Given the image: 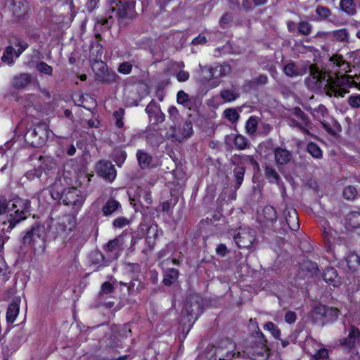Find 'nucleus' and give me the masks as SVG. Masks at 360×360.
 I'll return each mask as SVG.
<instances>
[{"label": "nucleus", "mask_w": 360, "mask_h": 360, "mask_svg": "<svg viewBox=\"0 0 360 360\" xmlns=\"http://www.w3.org/2000/svg\"><path fill=\"white\" fill-rule=\"evenodd\" d=\"M310 80L318 89H323L330 97H343L349 93L348 89L356 87L360 90V84L356 83L347 75L333 79L326 72L319 70L314 65L310 66Z\"/></svg>", "instance_id": "1"}, {"label": "nucleus", "mask_w": 360, "mask_h": 360, "mask_svg": "<svg viewBox=\"0 0 360 360\" xmlns=\"http://www.w3.org/2000/svg\"><path fill=\"white\" fill-rule=\"evenodd\" d=\"M30 209V202L15 198L9 202L0 200V215H6L7 221H3V230H11L16 224L26 218Z\"/></svg>", "instance_id": "2"}, {"label": "nucleus", "mask_w": 360, "mask_h": 360, "mask_svg": "<svg viewBox=\"0 0 360 360\" xmlns=\"http://www.w3.org/2000/svg\"><path fill=\"white\" fill-rule=\"evenodd\" d=\"M243 352L253 360H266L268 358L269 348L262 333H257L250 342V345L245 347Z\"/></svg>", "instance_id": "3"}, {"label": "nucleus", "mask_w": 360, "mask_h": 360, "mask_svg": "<svg viewBox=\"0 0 360 360\" xmlns=\"http://www.w3.org/2000/svg\"><path fill=\"white\" fill-rule=\"evenodd\" d=\"M46 236V227L43 225H37L25 233L22 238V243L31 245L36 252H43L45 250Z\"/></svg>", "instance_id": "4"}, {"label": "nucleus", "mask_w": 360, "mask_h": 360, "mask_svg": "<svg viewBox=\"0 0 360 360\" xmlns=\"http://www.w3.org/2000/svg\"><path fill=\"white\" fill-rule=\"evenodd\" d=\"M110 11L115 14L119 23L125 25L128 20L136 17L135 5L134 2H122L113 0L111 3Z\"/></svg>", "instance_id": "5"}, {"label": "nucleus", "mask_w": 360, "mask_h": 360, "mask_svg": "<svg viewBox=\"0 0 360 360\" xmlns=\"http://www.w3.org/2000/svg\"><path fill=\"white\" fill-rule=\"evenodd\" d=\"M182 321L193 323L202 313L201 300L198 296H191L185 302L182 310Z\"/></svg>", "instance_id": "6"}, {"label": "nucleus", "mask_w": 360, "mask_h": 360, "mask_svg": "<svg viewBox=\"0 0 360 360\" xmlns=\"http://www.w3.org/2000/svg\"><path fill=\"white\" fill-rule=\"evenodd\" d=\"M277 219L276 210L271 205L265 206L261 212H257V220L263 231H272Z\"/></svg>", "instance_id": "7"}, {"label": "nucleus", "mask_w": 360, "mask_h": 360, "mask_svg": "<svg viewBox=\"0 0 360 360\" xmlns=\"http://www.w3.org/2000/svg\"><path fill=\"white\" fill-rule=\"evenodd\" d=\"M304 108L309 112L312 116L319 120L323 127L330 134H335L337 131L340 129V124L335 120H333V126L325 120H321L322 117H326L328 114V110L325 105L320 104L316 108H311L309 105H304Z\"/></svg>", "instance_id": "8"}, {"label": "nucleus", "mask_w": 360, "mask_h": 360, "mask_svg": "<svg viewBox=\"0 0 360 360\" xmlns=\"http://www.w3.org/2000/svg\"><path fill=\"white\" fill-rule=\"evenodd\" d=\"M235 343L230 339L222 340L214 351V360H231L235 353Z\"/></svg>", "instance_id": "9"}, {"label": "nucleus", "mask_w": 360, "mask_h": 360, "mask_svg": "<svg viewBox=\"0 0 360 360\" xmlns=\"http://www.w3.org/2000/svg\"><path fill=\"white\" fill-rule=\"evenodd\" d=\"M53 136V132L49 131L46 126H38L34 130L28 131L26 134V139L33 138L31 143L36 146H40L44 144L48 139Z\"/></svg>", "instance_id": "10"}, {"label": "nucleus", "mask_w": 360, "mask_h": 360, "mask_svg": "<svg viewBox=\"0 0 360 360\" xmlns=\"http://www.w3.org/2000/svg\"><path fill=\"white\" fill-rule=\"evenodd\" d=\"M76 226V219L74 216L66 215L62 217L56 228L57 235L63 238L68 237Z\"/></svg>", "instance_id": "11"}, {"label": "nucleus", "mask_w": 360, "mask_h": 360, "mask_svg": "<svg viewBox=\"0 0 360 360\" xmlns=\"http://www.w3.org/2000/svg\"><path fill=\"white\" fill-rule=\"evenodd\" d=\"M255 240V233L252 230L240 229L234 236V241L240 248H250Z\"/></svg>", "instance_id": "12"}, {"label": "nucleus", "mask_w": 360, "mask_h": 360, "mask_svg": "<svg viewBox=\"0 0 360 360\" xmlns=\"http://www.w3.org/2000/svg\"><path fill=\"white\" fill-rule=\"evenodd\" d=\"M63 201L65 205H73L79 208L84 201V197L79 190L76 188H71L65 191Z\"/></svg>", "instance_id": "13"}, {"label": "nucleus", "mask_w": 360, "mask_h": 360, "mask_svg": "<svg viewBox=\"0 0 360 360\" xmlns=\"http://www.w3.org/2000/svg\"><path fill=\"white\" fill-rule=\"evenodd\" d=\"M193 133L192 122L189 120L185 121L181 131L179 134L175 132L174 128L171 129L170 132H167L165 136L167 139H171L172 141L181 142L183 140L188 139Z\"/></svg>", "instance_id": "14"}, {"label": "nucleus", "mask_w": 360, "mask_h": 360, "mask_svg": "<svg viewBox=\"0 0 360 360\" xmlns=\"http://www.w3.org/2000/svg\"><path fill=\"white\" fill-rule=\"evenodd\" d=\"M98 174L105 179L112 182L116 177L117 172L113 165L106 160L100 161L96 166Z\"/></svg>", "instance_id": "15"}, {"label": "nucleus", "mask_w": 360, "mask_h": 360, "mask_svg": "<svg viewBox=\"0 0 360 360\" xmlns=\"http://www.w3.org/2000/svg\"><path fill=\"white\" fill-rule=\"evenodd\" d=\"M360 340V330L359 328L351 326L347 337L340 340V345L348 351L356 347Z\"/></svg>", "instance_id": "16"}, {"label": "nucleus", "mask_w": 360, "mask_h": 360, "mask_svg": "<svg viewBox=\"0 0 360 360\" xmlns=\"http://www.w3.org/2000/svg\"><path fill=\"white\" fill-rule=\"evenodd\" d=\"M285 221L289 228L292 231H296L300 228L298 214L296 210L293 208L285 209L284 211Z\"/></svg>", "instance_id": "17"}, {"label": "nucleus", "mask_w": 360, "mask_h": 360, "mask_svg": "<svg viewBox=\"0 0 360 360\" xmlns=\"http://www.w3.org/2000/svg\"><path fill=\"white\" fill-rule=\"evenodd\" d=\"M274 158L277 165H285L292 159V153L285 148L278 147L274 149Z\"/></svg>", "instance_id": "18"}, {"label": "nucleus", "mask_w": 360, "mask_h": 360, "mask_svg": "<svg viewBox=\"0 0 360 360\" xmlns=\"http://www.w3.org/2000/svg\"><path fill=\"white\" fill-rule=\"evenodd\" d=\"M20 298L15 297L8 307L6 312V320L8 323H13L19 314Z\"/></svg>", "instance_id": "19"}, {"label": "nucleus", "mask_w": 360, "mask_h": 360, "mask_svg": "<svg viewBox=\"0 0 360 360\" xmlns=\"http://www.w3.org/2000/svg\"><path fill=\"white\" fill-rule=\"evenodd\" d=\"M210 77L219 78L229 75L231 72V66L227 63L215 65L209 69Z\"/></svg>", "instance_id": "20"}, {"label": "nucleus", "mask_w": 360, "mask_h": 360, "mask_svg": "<svg viewBox=\"0 0 360 360\" xmlns=\"http://www.w3.org/2000/svg\"><path fill=\"white\" fill-rule=\"evenodd\" d=\"M323 277L326 283L333 286H338L341 283L337 270L333 267L326 268L323 272Z\"/></svg>", "instance_id": "21"}, {"label": "nucleus", "mask_w": 360, "mask_h": 360, "mask_svg": "<svg viewBox=\"0 0 360 360\" xmlns=\"http://www.w3.org/2000/svg\"><path fill=\"white\" fill-rule=\"evenodd\" d=\"M113 20L112 16L109 15L107 18H102L98 20L94 26L95 36L96 38H99L101 37V33L102 32H105L108 30L112 25Z\"/></svg>", "instance_id": "22"}, {"label": "nucleus", "mask_w": 360, "mask_h": 360, "mask_svg": "<svg viewBox=\"0 0 360 360\" xmlns=\"http://www.w3.org/2000/svg\"><path fill=\"white\" fill-rule=\"evenodd\" d=\"M6 4L17 17H20L25 12L26 8L21 0H6Z\"/></svg>", "instance_id": "23"}, {"label": "nucleus", "mask_w": 360, "mask_h": 360, "mask_svg": "<svg viewBox=\"0 0 360 360\" xmlns=\"http://www.w3.org/2000/svg\"><path fill=\"white\" fill-rule=\"evenodd\" d=\"M264 174L269 183L278 185L281 181L280 175L273 166L266 165L264 168Z\"/></svg>", "instance_id": "24"}, {"label": "nucleus", "mask_w": 360, "mask_h": 360, "mask_svg": "<svg viewBox=\"0 0 360 360\" xmlns=\"http://www.w3.org/2000/svg\"><path fill=\"white\" fill-rule=\"evenodd\" d=\"M30 75L25 73H22L15 76L13 77L12 84L14 88L20 89L25 88L30 83Z\"/></svg>", "instance_id": "25"}, {"label": "nucleus", "mask_w": 360, "mask_h": 360, "mask_svg": "<svg viewBox=\"0 0 360 360\" xmlns=\"http://www.w3.org/2000/svg\"><path fill=\"white\" fill-rule=\"evenodd\" d=\"M315 13L316 15L315 20L316 21L329 20L333 14L329 8L323 6H317L315 9Z\"/></svg>", "instance_id": "26"}, {"label": "nucleus", "mask_w": 360, "mask_h": 360, "mask_svg": "<svg viewBox=\"0 0 360 360\" xmlns=\"http://www.w3.org/2000/svg\"><path fill=\"white\" fill-rule=\"evenodd\" d=\"M146 112L148 114L150 122L151 123V126H153V128H155V125L156 122H158V105L157 103L155 101H152L146 108Z\"/></svg>", "instance_id": "27"}, {"label": "nucleus", "mask_w": 360, "mask_h": 360, "mask_svg": "<svg viewBox=\"0 0 360 360\" xmlns=\"http://www.w3.org/2000/svg\"><path fill=\"white\" fill-rule=\"evenodd\" d=\"M340 6L341 10L348 15H354L356 13V5L354 0H340Z\"/></svg>", "instance_id": "28"}, {"label": "nucleus", "mask_w": 360, "mask_h": 360, "mask_svg": "<svg viewBox=\"0 0 360 360\" xmlns=\"http://www.w3.org/2000/svg\"><path fill=\"white\" fill-rule=\"evenodd\" d=\"M349 36V32L346 28L335 30L330 32L331 39L337 41H347Z\"/></svg>", "instance_id": "29"}, {"label": "nucleus", "mask_w": 360, "mask_h": 360, "mask_svg": "<svg viewBox=\"0 0 360 360\" xmlns=\"http://www.w3.org/2000/svg\"><path fill=\"white\" fill-rule=\"evenodd\" d=\"M330 61L332 62L335 66L340 68L344 72H347L349 70L350 66L349 63L346 62L340 55H333L330 57Z\"/></svg>", "instance_id": "30"}, {"label": "nucleus", "mask_w": 360, "mask_h": 360, "mask_svg": "<svg viewBox=\"0 0 360 360\" xmlns=\"http://www.w3.org/2000/svg\"><path fill=\"white\" fill-rule=\"evenodd\" d=\"M283 71L287 76L290 77H295L302 75V70L292 62L285 65Z\"/></svg>", "instance_id": "31"}, {"label": "nucleus", "mask_w": 360, "mask_h": 360, "mask_svg": "<svg viewBox=\"0 0 360 360\" xmlns=\"http://www.w3.org/2000/svg\"><path fill=\"white\" fill-rule=\"evenodd\" d=\"M121 207L120 203L115 200H109L103 207L105 216L111 215Z\"/></svg>", "instance_id": "32"}, {"label": "nucleus", "mask_w": 360, "mask_h": 360, "mask_svg": "<svg viewBox=\"0 0 360 360\" xmlns=\"http://www.w3.org/2000/svg\"><path fill=\"white\" fill-rule=\"evenodd\" d=\"M179 271L177 269L172 268L164 274L163 283L165 285H170L177 279Z\"/></svg>", "instance_id": "33"}, {"label": "nucleus", "mask_w": 360, "mask_h": 360, "mask_svg": "<svg viewBox=\"0 0 360 360\" xmlns=\"http://www.w3.org/2000/svg\"><path fill=\"white\" fill-rule=\"evenodd\" d=\"M137 159L141 168L145 169L149 167L152 158L148 153L141 150L137 152Z\"/></svg>", "instance_id": "34"}, {"label": "nucleus", "mask_w": 360, "mask_h": 360, "mask_svg": "<svg viewBox=\"0 0 360 360\" xmlns=\"http://www.w3.org/2000/svg\"><path fill=\"white\" fill-rule=\"evenodd\" d=\"M220 96L225 102H232L239 98L240 94L235 91L224 89L221 91Z\"/></svg>", "instance_id": "35"}, {"label": "nucleus", "mask_w": 360, "mask_h": 360, "mask_svg": "<svg viewBox=\"0 0 360 360\" xmlns=\"http://www.w3.org/2000/svg\"><path fill=\"white\" fill-rule=\"evenodd\" d=\"M349 269L355 270L360 265V257L356 253H350L346 258Z\"/></svg>", "instance_id": "36"}, {"label": "nucleus", "mask_w": 360, "mask_h": 360, "mask_svg": "<svg viewBox=\"0 0 360 360\" xmlns=\"http://www.w3.org/2000/svg\"><path fill=\"white\" fill-rule=\"evenodd\" d=\"M123 243V237L120 236L117 238L108 242L107 245V249L110 252L120 250L122 249Z\"/></svg>", "instance_id": "37"}, {"label": "nucleus", "mask_w": 360, "mask_h": 360, "mask_svg": "<svg viewBox=\"0 0 360 360\" xmlns=\"http://www.w3.org/2000/svg\"><path fill=\"white\" fill-rule=\"evenodd\" d=\"M347 221L349 226L353 228L360 227V212H352L347 216Z\"/></svg>", "instance_id": "38"}, {"label": "nucleus", "mask_w": 360, "mask_h": 360, "mask_svg": "<svg viewBox=\"0 0 360 360\" xmlns=\"http://www.w3.org/2000/svg\"><path fill=\"white\" fill-rule=\"evenodd\" d=\"M313 26L308 21H300L297 25L298 33L301 35L308 36L311 33Z\"/></svg>", "instance_id": "39"}, {"label": "nucleus", "mask_w": 360, "mask_h": 360, "mask_svg": "<svg viewBox=\"0 0 360 360\" xmlns=\"http://www.w3.org/2000/svg\"><path fill=\"white\" fill-rule=\"evenodd\" d=\"M257 125L258 122L257 117L254 116H250L245 124L246 132L250 135L254 134L257 131Z\"/></svg>", "instance_id": "40"}, {"label": "nucleus", "mask_w": 360, "mask_h": 360, "mask_svg": "<svg viewBox=\"0 0 360 360\" xmlns=\"http://www.w3.org/2000/svg\"><path fill=\"white\" fill-rule=\"evenodd\" d=\"M15 52L17 51L13 49V46H8L3 53V56H1V60L4 63H8L9 65L13 64V56H15Z\"/></svg>", "instance_id": "41"}, {"label": "nucleus", "mask_w": 360, "mask_h": 360, "mask_svg": "<svg viewBox=\"0 0 360 360\" xmlns=\"http://www.w3.org/2000/svg\"><path fill=\"white\" fill-rule=\"evenodd\" d=\"M339 316V310L337 308L326 307L325 313V321L327 322H333L337 320Z\"/></svg>", "instance_id": "42"}, {"label": "nucleus", "mask_w": 360, "mask_h": 360, "mask_svg": "<svg viewBox=\"0 0 360 360\" xmlns=\"http://www.w3.org/2000/svg\"><path fill=\"white\" fill-rule=\"evenodd\" d=\"M233 143L236 148L238 150H244L250 144L247 138L241 134H238L235 136Z\"/></svg>", "instance_id": "43"}, {"label": "nucleus", "mask_w": 360, "mask_h": 360, "mask_svg": "<svg viewBox=\"0 0 360 360\" xmlns=\"http://www.w3.org/2000/svg\"><path fill=\"white\" fill-rule=\"evenodd\" d=\"M308 153L314 158L319 159L322 158V150L320 147L314 142L308 143L307 147Z\"/></svg>", "instance_id": "44"}, {"label": "nucleus", "mask_w": 360, "mask_h": 360, "mask_svg": "<svg viewBox=\"0 0 360 360\" xmlns=\"http://www.w3.org/2000/svg\"><path fill=\"white\" fill-rule=\"evenodd\" d=\"M264 329L269 331L276 339H280L281 331L279 328L272 322H268L264 325Z\"/></svg>", "instance_id": "45"}, {"label": "nucleus", "mask_w": 360, "mask_h": 360, "mask_svg": "<svg viewBox=\"0 0 360 360\" xmlns=\"http://www.w3.org/2000/svg\"><path fill=\"white\" fill-rule=\"evenodd\" d=\"M245 174V169L243 167H238L234 169V175L236 178V189H238L243 181Z\"/></svg>", "instance_id": "46"}, {"label": "nucleus", "mask_w": 360, "mask_h": 360, "mask_svg": "<svg viewBox=\"0 0 360 360\" xmlns=\"http://www.w3.org/2000/svg\"><path fill=\"white\" fill-rule=\"evenodd\" d=\"M176 101L179 104H181L185 107H188L190 104L188 94L183 90L178 91L176 95Z\"/></svg>", "instance_id": "47"}, {"label": "nucleus", "mask_w": 360, "mask_h": 360, "mask_svg": "<svg viewBox=\"0 0 360 360\" xmlns=\"http://www.w3.org/2000/svg\"><path fill=\"white\" fill-rule=\"evenodd\" d=\"M224 115L231 122H236L239 119V115L236 109L228 108L224 111Z\"/></svg>", "instance_id": "48"}, {"label": "nucleus", "mask_w": 360, "mask_h": 360, "mask_svg": "<svg viewBox=\"0 0 360 360\" xmlns=\"http://www.w3.org/2000/svg\"><path fill=\"white\" fill-rule=\"evenodd\" d=\"M233 17L231 13H224L219 20V25L221 28L229 27L233 22Z\"/></svg>", "instance_id": "49"}, {"label": "nucleus", "mask_w": 360, "mask_h": 360, "mask_svg": "<svg viewBox=\"0 0 360 360\" xmlns=\"http://www.w3.org/2000/svg\"><path fill=\"white\" fill-rule=\"evenodd\" d=\"M357 194V190L352 186H348L343 191V196L347 200H353Z\"/></svg>", "instance_id": "50"}, {"label": "nucleus", "mask_w": 360, "mask_h": 360, "mask_svg": "<svg viewBox=\"0 0 360 360\" xmlns=\"http://www.w3.org/2000/svg\"><path fill=\"white\" fill-rule=\"evenodd\" d=\"M347 103L352 108H360V94H353L347 98Z\"/></svg>", "instance_id": "51"}, {"label": "nucleus", "mask_w": 360, "mask_h": 360, "mask_svg": "<svg viewBox=\"0 0 360 360\" xmlns=\"http://www.w3.org/2000/svg\"><path fill=\"white\" fill-rule=\"evenodd\" d=\"M326 305L319 304L315 306L312 310V314L316 319L325 318V313L326 309Z\"/></svg>", "instance_id": "52"}, {"label": "nucleus", "mask_w": 360, "mask_h": 360, "mask_svg": "<svg viewBox=\"0 0 360 360\" xmlns=\"http://www.w3.org/2000/svg\"><path fill=\"white\" fill-rule=\"evenodd\" d=\"M132 67L133 63L131 62H123L120 65L118 72L123 75H128L131 72Z\"/></svg>", "instance_id": "53"}, {"label": "nucleus", "mask_w": 360, "mask_h": 360, "mask_svg": "<svg viewBox=\"0 0 360 360\" xmlns=\"http://www.w3.org/2000/svg\"><path fill=\"white\" fill-rule=\"evenodd\" d=\"M289 125L292 127L298 128L304 134H309V130L307 129V127L303 126L302 124H301L298 120L295 119H290Z\"/></svg>", "instance_id": "54"}, {"label": "nucleus", "mask_w": 360, "mask_h": 360, "mask_svg": "<svg viewBox=\"0 0 360 360\" xmlns=\"http://www.w3.org/2000/svg\"><path fill=\"white\" fill-rule=\"evenodd\" d=\"M328 356V351L326 348L319 349L314 354V360H324Z\"/></svg>", "instance_id": "55"}, {"label": "nucleus", "mask_w": 360, "mask_h": 360, "mask_svg": "<svg viewBox=\"0 0 360 360\" xmlns=\"http://www.w3.org/2000/svg\"><path fill=\"white\" fill-rule=\"evenodd\" d=\"M124 114V110L123 109H120L119 110L114 112V117L116 120V126L119 128H121L124 125V122L122 121V118Z\"/></svg>", "instance_id": "56"}, {"label": "nucleus", "mask_w": 360, "mask_h": 360, "mask_svg": "<svg viewBox=\"0 0 360 360\" xmlns=\"http://www.w3.org/2000/svg\"><path fill=\"white\" fill-rule=\"evenodd\" d=\"M129 223V220L124 217H118L114 220L112 225L115 228L122 229Z\"/></svg>", "instance_id": "57"}, {"label": "nucleus", "mask_w": 360, "mask_h": 360, "mask_svg": "<svg viewBox=\"0 0 360 360\" xmlns=\"http://www.w3.org/2000/svg\"><path fill=\"white\" fill-rule=\"evenodd\" d=\"M42 174V169L41 168L34 169L27 172L26 177L29 180H34L35 178H40Z\"/></svg>", "instance_id": "58"}, {"label": "nucleus", "mask_w": 360, "mask_h": 360, "mask_svg": "<svg viewBox=\"0 0 360 360\" xmlns=\"http://www.w3.org/2000/svg\"><path fill=\"white\" fill-rule=\"evenodd\" d=\"M37 70L39 72L46 75H51L52 72V68L44 62H41L38 64Z\"/></svg>", "instance_id": "59"}, {"label": "nucleus", "mask_w": 360, "mask_h": 360, "mask_svg": "<svg viewBox=\"0 0 360 360\" xmlns=\"http://www.w3.org/2000/svg\"><path fill=\"white\" fill-rule=\"evenodd\" d=\"M116 155L117 158H115V161L118 167H121L126 159L127 154L123 150H118L116 152Z\"/></svg>", "instance_id": "60"}, {"label": "nucleus", "mask_w": 360, "mask_h": 360, "mask_svg": "<svg viewBox=\"0 0 360 360\" xmlns=\"http://www.w3.org/2000/svg\"><path fill=\"white\" fill-rule=\"evenodd\" d=\"M297 320V315L295 311H288L285 314V321L289 324L294 323Z\"/></svg>", "instance_id": "61"}, {"label": "nucleus", "mask_w": 360, "mask_h": 360, "mask_svg": "<svg viewBox=\"0 0 360 360\" xmlns=\"http://www.w3.org/2000/svg\"><path fill=\"white\" fill-rule=\"evenodd\" d=\"M314 38L319 39L325 41L329 39H331L330 32H325V31H319L314 36Z\"/></svg>", "instance_id": "62"}, {"label": "nucleus", "mask_w": 360, "mask_h": 360, "mask_svg": "<svg viewBox=\"0 0 360 360\" xmlns=\"http://www.w3.org/2000/svg\"><path fill=\"white\" fill-rule=\"evenodd\" d=\"M15 46L19 47L15 52V57L18 58L27 48V44L23 41H18Z\"/></svg>", "instance_id": "63"}, {"label": "nucleus", "mask_w": 360, "mask_h": 360, "mask_svg": "<svg viewBox=\"0 0 360 360\" xmlns=\"http://www.w3.org/2000/svg\"><path fill=\"white\" fill-rule=\"evenodd\" d=\"M189 73L184 70H181L176 75L177 80L180 82H184L189 79Z\"/></svg>", "instance_id": "64"}]
</instances>
